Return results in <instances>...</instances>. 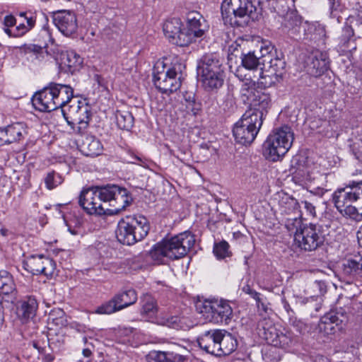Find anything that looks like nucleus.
I'll return each instance as SVG.
<instances>
[{"instance_id":"f257e3e1","label":"nucleus","mask_w":362,"mask_h":362,"mask_svg":"<svg viewBox=\"0 0 362 362\" xmlns=\"http://www.w3.org/2000/svg\"><path fill=\"white\" fill-rule=\"evenodd\" d=\"M130 202L127 190L117 185L83 189L78 199L79 205L91 215L117 214L125 209Z\"/></svg>"},{"instance_id":"f03ea898","label":"nucleus","mask_w":362,"mask_h":362,"mask_svg":"<svg viewBox=\"0 0 362 362\" xmlns=\"http://www.w3.org/2000/svg\"><path fill=\"white\" fill-rule=\"evenodd\" d=\"M194 235L185 231L156 243L149 254L156 264H164L165 258L174 260L185 257L194 246Z\"/></svg>"},{"instance_id":"7ed1b4c3","label":"nucleus","mask_w":362,"mask_h":362,"mask_svg":"<svg viewBox=\"0 0 362 362\" xmlns=\"http://www.w3.org/2000/svg\"><path fill=\"white\" fill-rule=\"evenodd\" d=\"M150 225L141 215L126 216L120 219L115 231L117 240L123 245H132L142 240L148 233Z\"/></svg>"},{"instance_id":"20e7f679","label":"nucleus","mask_w":362,"mask_h":362,"mask_svg":"<svg viewBox=\"0 0 362 362\" xmlns=\"http://www.w3.org/2000/svg\"><path fill=\"white\" fill-rule=\"evenodd\" d=\"M258 0H224L221 4V16L225 25H238L237 18H258L261 8L256 6Z\"/></svg>"},{"instance_id":"39448f33","label":"nucleus","mask_w":362,"mask_h":362,"mask_svg":"<svg viewBox=\"0 0 362 362\" xmlns=\"http://www.w3.org/2000/svg\"><path fill=\"white\" fill-rule=\"evenodd\" d=\"M294 139L293 132L288 126H284L270 134L262 146L264 156L276 161L284 156L291 147Z\"/></svg>"},{"instance_id":"423d86ee","label":"nucleus","mask_w":362,"mask_h":362,"mask_svg":"<svg viewBox=\"0 0 362 362\" xmlns=\"http://www.w3.org/2000/svg\"><path fill=\"white\" fill-rule=\"evenodd\" d=\"M37 18V13L31 10L8 14L2 21L3 30L9 37H21L35 27Z\"/></svg>"},{"instance_id":"0eeeda50","label":"nucleus","mask_w":362,"mask_h":362,"mask_svg":"<svg viewBox=\"0 0 362 362\" xmlns=\"http://www.w3.org/2000/svg\"><path fill=\"white\" fill-rule=\"evenodd\" d=\"M196 310L206 322L228 324L233 315V309L225 300H199L195 304Z\"/></svg>"},{"instance_id":"6e6552de","label":"nucleus","mask_w":362,"mask_h":362,"mask_svg":"<svg viewBox=\"0 0 362 362\" xmlns=\"http://www.w3.org/2000/svg\"><path fill=\"white\" fill-rule=\"evenodd\" d=\"M262 123L261 115H253L251 110H246L233 129L235 141L243 145L250 144L256 138Z\"/></svg>"},{"instance_id":"1a4fd4ad","label":"nucleus","mask_w":362,"mask_h":362,"mask_svg":"<svg viewBox=\"0 0 362 362\" xmlns=\"http://www.w3.org/2000/svg\"><path fill=\"white\" fill-rule=\"evenodd\" d=\"M362 197V180L349 181L344 187L336 190L332 196L335 207L344 216L348 217V209Z\"/></svg>"},{"instance_id":"9d476101","label":"nucleus","mask_w":362,"mask_h":362,"mask_svg":"<svg viewBox=\"0 0 362 362\" xmlns=\"http://www.w3.org/2000/svg\"><path fill=\"white\" fill-rule=\"evenodd\" d=\"M185 66L183 64L176 62L166 71H158L153 74L155 86L163 93H171L180 88L182 71Z\"/></svg>"},{"instance_id":"9b49d317","label":"nucleus","mask_w":362,"mask_h":362,"mask_svg":"<svg viewBox=\"0 0 362 362\" xmlns=\"http://www.w3.org/2000/svg\"><path fill=\"white\" fill-rule=\"evenodd\" d=\"M294 241L302 250H316L325 242L322 226L315 223L305 224L301 231L297 233Z\"/></svg>"},{"instance_id":"f8f14e48","label":"nucleus","mask_w":362,"mask_h":362,"mask_svg":"<svg viewBox=\"0 0 362 362\" xmlns=\"http://www.w3.org/2000/svg\"><path fill=\"white\" fill-rule=\"evenodd\" d=\"M137 300V293L134 289H128L115 295L110 300L97 307L95 313L110 315L133 305Z\"/></svg>"},{"instance_id":"ddd939ff","label":"nucleus","mask_w":362,"mask_h":362,"mask_svg":"<svg viewBox=\"0 0 362 362\" xmlns=\"http://www.w3.org/2000/svg\"><path fill=\"white\" fill-rule=\"evenodd\" d=\"M23 268L33 275H44L51 277L55 271L56 263L50 257L43 255L28 257L23 262Z\"/></svg>"},{"instance_id":"4468645a","label":"nucleus","mask_w":362,"mask_h":362,"mask_svg":"<svg viewBox=\"0 0 362 362\" xmlns=\"http://www.w3.org/2000/svg\"><path fill=\"white\" fill-rule=\"evenodd\" d=\"M163 30L171 43L180 47L188 46L189 35L185 33L180 19L173 18L167 20L163 24Z\"/></svg>"},{"instance_id":"2eb2a0df","label":"nucleus","mask_w":362,"mask_h":362,"mask_svg":"<svg viewBox=\"0 0 362 362\" xmlns=\"http://www.w3.org/2000/svg\"><path fill=\"white\" fill-rule=\"evenodd\" d=\"M52 19L54 25L65 36H71L77 31V18L71 11L61 10L54 12Z\"/></svg>"},{"instance_id":"dca6fc26","label":"nucleus","mask_w":362,"mask_h":362,"mask_svg":"<svg viewBox=\"0 0 362 362\" xmlns=\"http://www.w3.org/2000/svg\"><path fill=\"white\" fill-rule=\"evenodd\" d=\"M273 49L274 47L271 45L261 47L259 50L260 56H258V54H255V52L242 53V65L248 70H256L260 67V77L264 78L265 76L264 75V72L262 71L263 69H267V66L265 64L267 61L265 59L266 54L272 53Z\"/></svg>"},{"instance_id":"f3484780","label":"nucleus","mask_w":362,"mask_h":362,"mask_svg":"<svg viewBox=\"0 0 362 362\" xmlns=\"http://www.w3.org/2000/svg\"><path fill=\"white\" fill-rule=\"evenodd\" d=\"M207 30V25L205 19L197 11H192L187 15V25L185 27V32L189 36L188 45L194 42L197 38H202Z\"/></svg>"},{"instance_id":"a211bd4d","label":"nucleus","mask_w":362,"mask_h":362,"mask_svg":"<svg viewBox=\"0 0 362 362\" xmlns=\"http://www.w3.org/2000/svg\"><path fill=\"white\" fill-rule=\"evenodd\" d=\"M52 83L36 93L32 98L35 110L40 112H51L57 110Z\"/></svg>"},{"instance_id":"6ab92c4d","label":"nucleus","mask_w":362,"mask_h":362,"mask_svg":"<svg viewBox=\"0 0 362 362\" xmlns=\"http://www.w3.org/2000/svg\"><path fill=\"white\" fill-rule=\"evenodd\" d=\"M306 64L310 74L317 77L328 70L329 61L326 52L317 50L308 56Z\"/></svg>"},{"instance_id":"aec40b11","label":"nucleus","mask_w":362,"mask_h":362,"mask_svg":"<svg viewBox=\"0 0 362 362\" xmlns=\"http://www.w3.org/2000/svg\"><path fill=\"white\" fill-rule=\"evenodd\" d=\"M339 274L346 281L362 276V256H355L352 259L344 260L339 267Z\"/></svg>"},{"instance_id":"412c9836","label":"nucleus","mask_w":362,"mask_h":362,"mask_svg":"<svg viewBox=\"0 0 362 362\" xmlns=\"http://www.w3.org/2000/svg\"><path fill=\"white\" fill-rule=\"evenodd\" d=\"M220 329L205 332L199 337L197 341L199 347L207 354L218 356Z\"/></svg>"},{"instance_id":"4be33fe9","label":"nucleus","mask_w":362,"mask_h":362,"mask_svg":"<svg viewBox=\"0 0 362 362\" xmlns=\"http://www.w3.org/2000/svg\"><path fill=\"white\" fill-rule=\"evenodd\" d=\"M198 73L223 72L224 66L221 57L216 53L206 54L200 59L197 66Z\"/></svg>"},{"instance_id":"5701e85b","label":"nucleus","mask_w":362,"mask_h":362,"mask_svg":"<svg viewBox=\"0 0 362 362\" xmlns=\"http://www.w3.org/2000/svg\"><path fill=\"white\" fill-rule=\"evenodd\" d=\"M348 321V316L346 313L341 308L339 311H331L326 313L320 319V328L323 329L327 334L329 331L332 332L334 329V324L339 325L346 323Z\"/></svg>"},{"instance_id":"b1692460","label":"nucleus","mask_w":362,"mask_h":362,"mask_svg":"<svg viewBox=\"0 0 362 362\" xmlns=\"http://www.w3.org/2000/svg\"><path fill=\"white\" fill-rule=\"evenodd\" d=\"M270 103L271 98L269 95L259 90L249 102L248 104H250V107L247 110H251L253 115H261V120L263 121L264 117L267 113Z\"/></svg>"},{"instance_id":"393cba45","label":"nucleus","mask_w":362,"mask_h":362,"mask_svg":"<svg viewBox=\"0 0 362 362\" xmlns=\"http://www.w3.org/2000/svg\"><path fill=\"white\" fill-rule=\"evenodd\" d=\"M57 109L65 107L74 99L73 89L70 86L52 83Z\"/></svg>"},{"instance_id":"a878e982","label":"nucleus","mask_w":362,"mask_h":362,"mask_svg":"<svg viewBox=\"0 0 362 362\" xmlns=\"http://www.w3.org/2000/svg\"><path fill=\"white\" fill-rule=\"evenodd\" d=\"M266 62L269 64L265 70L275 78V82H279L285 74L286 62L284 58L278 56L272 57L270 54H266ZM272 83H274L272 81Z\"/></svg>"},{"instance_id":"bb28decb","label":"nucleus","mask_w":362,"mask_h":362,"mask_svg":"<svg viewBox=\"0 0 362 362\" xmlns=\"http://www.w3.org/2000/svg\"><path fill=\"white\" fill-rule=\"evenodd\" d=\"M80 151L86 156L94 157L101 153L103 146L95 136L86 135L80 144Z\"/></svg>"},{"instance_id":"cd10ccee","label":"nucleus","mask_w":362,"mask_h":362,"mask_svg":"<svg viewBox=\"0 0 362 362\" xmlns=\"http://www.w3.org/2000/svg\"><path fill=\"white\" fill-rule=\"evenodd\" d=\"M220 339L218 356H226L233 353L237 348L236 339L229 332L220 329Z\"/></svg>"},{"instance_id":"c85d7f7f","label":"nucleus","mask_w":362,"mask_h":362,"mask_svg":"<svg viewBox=\"0 0 362 362\" xmlns=\"http://www.w3.org/2000/svg\"><path fill=\"white\" fill-rule=\"evenodd\" d=\"M202 78L203 86L208 90L221 88L224 82L225 71L198 73Z\"/></svg>"},{"instance_id":"c756f323","label":"nucleus","mask_w":362,"mask_h":362,"mask_svg":"<svg viewBox=\"0 0 362 362\" xmlns=\"http://www.w3.org/2000/svg\"><path fill=\"white\" fill-rule=\"evenodd\" d=\"M147 359L148 362H185L186 358L174 352L151 351Z\"/></svg>"},{"instance_id":"7c9ffc66","label":"nucleus","mask_w":362,"mask_h":362,"mask_svg":"<svg viewBox=\"0 0 362 362\" xmlns=\"http://www.w3.org/2000/svg\"><path fill=\"white\" fill-rule=\"evenodd\" d=\"M8 144L19 141L26 134L25 124L21 122L14 123L3 128Z\"/></svg>"},{"instance_id":"2f4dec72","label":"nucleus","mask_w":362,"mask_h":362,"mask_svg":"<svg viewBox=\"0 0 362 362\" xmlns=\"http://www.w3.org/2000/svg\"><path fill=\"white\" fill-rule=\"evenodd\" d=\"M301 18L293 12L287 13L284 17L282 27L289 35H296L300 33Z\"/></svg>"},{"instance_id":"473e14b6","label":"nucleus","mask_w":362,"mask_h":362,"mask_svg":"<svg viewBox=\"0 0 362 362\" xmlns=\"http://www.w3.org/2000/svg\"><path fill=\"white\" fill-rule=\"evenodd\" d=\"M62 64L68 68V71H78L83 64V59L75 51L71 50L62 54Z\"/></svg>"},{"instance_id":"72a5a7b5","label":"nucleus","mask_w":362,"mask_h":362,"mask_svg":"<svg viewBox=\"0 0 362 362\" xmlns=\"http://www.w3.org/2000/svg\"><path fill=\"white\" fill-rule=\"evenodd\" d=\"M300 206L298 200L291 197H284L279 202V211L282 217H289L297 214Z\"/></svg>"},{"instance_id":"f704fd0d","label":"nucleus","mask_w":362,"mask_h":362,"mask_svg":"<svg viewBox=\"0 0 362 362\" xmlns=\"http://www.w3.org/2000/svg\"><path fill=\"white\" fill-rule=\"evenodd\" d=\"M354 30L352 27L348 24L344 25L342 28L341 35L339 37V45L344 49L349 51L356 50V45L354 39Z\"/></svg>"},{"instance_id":"c9c22d12","label":"nucleus","mask_w":362,"mask_h":362,"mask_svg":"<svg viewBox=\"0 0 362 362\" xmlns=\"http://www.w3.org/2000/svg\"><path fill=\"white\" fill-rule=\"evenodd\" d=\"M83 101L74 98L66 106L62 107V112L69 125L72 126L73 121L77 119V112Z\"/></svg>"},{"instance_id":"e433bc0d","label":"nucleus","mask_w":362,"mask_h":362,"mask_svg":"<svg viewBox=\"0 0 362 362\" xmlns=\"http://www.w3.org/2000/svg\"><path fill=\"white\" fill-rule=\"evenodd\" d=\"M281 221L284 223L285 228L288 231L293 234L294 240L297 233H298L305 226L303 223L302 218L298 214H296L289 217H281Z\"/></svg>"},{"instance_id":"4c0bfd02","label":"nucleus","mask_w":362,"mask_h":362,"mask_svg":"<svg viewBox=\"0 0 362 362\" xmlns=\"http://www.w3.org/2000/svg\"><path fill=\"white\" fill-rule=\"evenodd\" d=\"M37 302L34 297H28L21 303L18 312L25 319L33 318L37 309Z\"/></svg>"},{"instance_id":"58836bf2","label":"nucleus","mask_w":362,"mask_h":362,"mask_svg":"<svg viewBox=\"0 0 362 362\" xmlns=\"http://www.w3.org/2000/svg\"><path fill=\"white\" fill-rule=\"evenodd\" d=\"M116 122L121 129L130 130L134 126V118L128 110H117L115 113Z\"/></svg>"},{"instance_id":"ea45409f","label":"nucleus","mask_w":362,"mask_h":362,"mask_svg":"<svg viewBox=\"0 0 362 362\" xmlns=\"http://www.w3.org/2000/svg\"><path fill=\"white\" fill-rule=\"evenodd\" d=\"M142 315L153 317L158 312V306L156 299L149 294H145L141 299Z\"/></svg>"},{"instance_id":"a19ab883","label":"nucleus","mask_w":362,"mask_h":362,"mask_svg":"<svg viewBox=\"0 0 362 362\" xmlns=\"http://www.w3.org/2000/svg\"><path fill=\"white\" fill-rule=\"evenodd\" d=\"M77 119L73 121L72 126L79 124V129L86 128L91 117L90 107L84 101L77 112Z\"/></svg>"},{"instance_id":"79ce46f5","label":"nucleus","mask_w":362,"mask_h":362,"mask_svg":"<svg viewBox=\"0 0 362 362\" xmlns=\"http://www.w3.org/2000/svg\"><path fill=\"white\" fill-rule=\"evenodd\" d=\"M259 90L255 88V82L252 79H247L243 83L240 88V95L244 103H249L250 100Z\"/></svg>"},{"instance_id":"37998d69","label":"nucleus","mask_w":362,"mask_h":362,"mask_svg":"<svg viewBox=\"0 0 362 362\" xmlns=\"http://www.w3.org/2000/svg\"><path fill=\"white\" fill-rule=\"evenodd\" d=\"M14 282L11 275L5 270L0 271V291L5 295L11 293L14 290Z\"/></svg>"},{"instance_id":"c03bdc74","label":"nucleus","mask_w":362,"mask_h":362,"mask_svg":"<svg viewBox=\"0 0 362 362\" xmlns=\"http://www.w3.org/2000/svg\"><path fill=\"white\" fill-rule=\"evenodd\" d=\"M48 320L58 326H64L66 323L65 313L62 309L54 308L49 313Z\"/></svg>"},{"instance_id":"a18cd8bd","label":"nucleus","mask_w":362,"mask_h":362,"mask_svg":"<svg viewBox=\"0 0 362 362\" xmlns=\"http://www.w3.org/2000/svg\"><path fill=\"white\" fill-rule=\"evenodd\" d=\"M48 346L52 351H59L64 345V336L61 334L47 336Z\"/></svg>"},{"instance_id":"49530a36","label":"nucleus","mask_w":362,"mask_h":362,"mask_svg":"<svg viewBox=\"0 0 362 362\" xmlns=\"http://www.w3.org/2000/svg\"><path fill=\"white\" fill-rule=\"evenodd\" d=\"M228 243L223 240L214 245V253L218 259H223L230 255Z\"/></svg>"},{"instance_id":"de8ad7c7","label":"nucleus","mask_w":362,"mask_h":362,"mask_svg":"<svg viewBox=\"0 0 362 362\" xmlns=\"http://www.w3.org/2000/svg\"><path fill=\"white\" fill-rule=\"evenodd\" d=\"M161 320V323L163 325L173 329H179L183 327L181 317L177 315L163 317Z\"/></svg>"},{"instance_id":"09e8293b","label":"nucleus","mask_w":362,"mask_h":362,"mask_svg":"<svg viewBox=\"0 0 362 362\" xmlns=\"http://www.w3.org/2000/svg\"><path fill=\"white\" fill-rule=\"evenodd\" d=\"M45 182L46 185V187L49 189H54L57 185L61 184L62 182V177L55 172L52 171L51 173H47L46 177L45 178Z\"/></svg>"},{"instance_id":"8fccbe9b","label":"nucleus","mask_w":362,"mask_h":362,"mask_svg":"<svg viewBox=\"0 0 362 362\" xmlns=\"http://www.w3.org/2000/svg\"><path fill=\"white\" fill-rule=\"evenodd\" d=\"M280 331L275 327H270L264 329V337L267 343L275 346V343L278 341Z\"/></svg>"},{"instance_id":"3c124183","label":"nucleus","mask_w":362,"mask_h":362,"mask_svg":"<svg viewBox=\"0 0 362 362\" xmlns=\"http://www.w3.org/2000/svg\"><path fill=\"white\" fill-rule=\"evenodd\" d=\"M358 201L359 202L358 208L354 206L348 209V217L356 221H362V197Z\"/></svg>"},{"instance_id":"603ef678","label":"nucleus","mask_w":362,"mask_h":362,"mask_svg":"<svg viewBox=\"0 0 362 362\" xmlns=\"http://www.w3.org/2000/svg\"><path fill=\"white\" fill-rule=\"evenodd\" d=\"M278 341H276L274 346L285 348L288 346L292 341V338L289 332L283 333L280 331Z\"/></svg>"},{"instance_id":"864d4df0","label":"nucleus","mask_w":362,"mask_h":362,"mask_svg":"<svg viewBox=\"0 0 362 362\" xmlns=\"http://www.w3.org/2000/svg\"><path fill=\"white\" fill-rule=\"evenodd\" d=\"M301 205L305 209L307 215L310 217H316V207L313 202L307 200L301 202Z\"/></svg>"},{"instance_id":"5fc2aeb1","label":"nucleus","mask_w":362,"mask_h":362,"mask_svg":"<svg viewBox=\"0 0 362 362\" xmlns=\"http://www.w3.org/2000/svg\"><path fill=\"white\" fill-rule=\"evenodd\" d=\"M186 108L195 116L202 111V104L197 101H192L189 104H186Z\"/></svg>"},{"instance_id":"6e6d98bb","label":"nucleus","mask_w":362,"mask_h":362,"mask_svg":"<svg viewBox=\"0 0 362 362\" xmlns=\"http://www.w3.org/2000/svg\"><path fill=\"white\" fill-rule=\"evenodd\" d=\"M243 291L245 293L249 294L252 298H254L256 300L257 307H259V303H260V293L257 292L256 291L253 290L250 288V286L247 285L243 288Z\"/></svg>"},{"instance_id":"4d7b16f0","label":"nucleus","mask_w":362,"mask_h":362,"mask_svg":"<svg viewBox=\"0 0 362 362\" xmlns=\"http://www.w3.org/2000/svg\"><path fill=\"white\" fill-rule=\"evenodd\" d=\"M328 1L330 16L334 18L336 16L334 13L339 9L340 1L339 0H328Z\"/></svg>"},{"instance_id":"13d9d810","label":"nucleus","mask_w":362,"mask_h":362,"mask_svg":"<svg viewBox=\"0 0 362 362\" xmlns=\"http://www.w3.org/2000/svg\"><path fill=\"white\" fill-rule=\"evenodd\" d=\"M326 286L324 282L320 281H315L312 284V288L314 290H318V293L315 296L322 295L326 291Z\"/></svg>"},{"instance_id":"bf43d9fd","label":"nucleus","mask_w":362,"mask_h":362,"mask_svg":"<svg viewBox=\"0 0 362 362\" xmlns=\"http://www.w3.org/2000/svg\"><path fill=\"white\" fill-rule=\"evenodd\" d=\"M291 323L293 328L296 329V331L298 332V333H302L306 329L305 325L300 320H291Z\"/></svg>"},{"instance_id":"052dcab7","label":"nucleus","mask_w":362,"mask_h":362,"mask_svg":"<svg viewBox=\"0 0 362 362\" xmlns=\"http://www.w3.org/2000/svg\"><path fill=\"white\" fill-rule=\"evenodd\" d=\"M32 344H33V346L35 349H37L40 354H45V348H44V347L40 346L39 345V342H38V341H33L32 342Z\"/></svg>"},{"instance_id":"680f3d73","label":"nucleus","mask_w":362,"mask_h":362,"mask_svg":"<svg viewBox=\"0 0 362 362\" xmlns=\"http://www.w3.org/2000/svg\"><path fill=\"white\" fill-rule=\"evenodd\" d=\"M8 144L3 128H0V146Z\"/></svg>"},{"instance_id":"e2e57ef3","label":"nucleus","mask_w":362,"mask_h":362,"mask_svg":"<svg viewBox=\"0 0 362 362\" xmlns=\"http://www.w3.org/2000/svg\"><path fill=\"white\" fill-rule=\"evenodd\" d=\"M54 360V356L51 354H45L43 361L44 362H52Z\"/></svg>"},{"instance_id":"0e129e2a","label":"nucleus","mask_w":362,"mask_h":362,"mask_svg":"<svg viewBox=\"0 0 362 362\" xmlns=\"http://www.w3.org/2000/svg\"><path fill=\"white\" fill-rule=\"evenodd\" d=\"M357 239L359 246L362 247V226L357 232Z\"/></svg>"},{"instance_id":"69168bd1","label":"nucleus","mask_w":362,"mask_h":362,"mask_svg":"<svg viewBox=\"0 0 362 362\" xmlns=\"http://www.w3.org/2000/svg\"><path fill=\"white\" fill-rule=\"evenodd\" d=\"M356 21L358 23L362 25V8L358 11Z\"/></svg>"},{"instance_id":"338daca9","label":"nucleus","mask_w":362,"mask_h":362,"mask_svg":"<svg viewBox=\"0 0 362 362\" xmlns=\"http://www.w3.org/2000/svg\"><path fill=\"white\" fill-rule=\"evenodd\" d=\"M82 354L84 357L89 358L92 355V351L89 349H83Z\"/></svg>"},{"instance_id":"774afa93","label":"nucleus","mask_w":362,"mask_h":362,"mask_svg":"<svg viewBox=\"0 0 362 362\" xmlns=\"http://www.w3.org/2000/svg\"><path fill=\"white\" fill-rule=\"evenodd\" d=\"M282 303L284 305V309L287 311V313H289L291 310V307L288 302L285 299H282Z\"/></svg>"}]
</instances>
